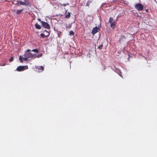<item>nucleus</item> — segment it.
<instances>
[{
    "label": "nucleus",
    "instance_id": "nucleus-2",
    "mask_svg": "<svg viewBox=\"0 0 157 157\" xmlns=\"http://www.w3.org/2000/svg\"><path fill=\"white\" fill-rule=\"evenodd\" d=\"M109 22L110 24L111 27L112 29H113L115 28L116 26V23L113 18L111 17L109 18Z\"/></svg>",
    "mask_w": 157,
    "mask_h": 157
},
{
    "label": "nucleus",
    "instance_id": "nucleus-21",
    "mask_svg": "<svg viewBox=\"0 0 157 157\" xmlns=\"http://www.w3.org/2000/svg\"><path fill=\"white\" fill-rule=\"evenodd\" d=\"M13 60V57H11L10 59H9V61L10 62H12Z\"/></svg>",
    "mask_w": 157,
    "mask_h": 157
},
{
    "label": "nucleus",
    "instance_id": "nucleus-3",
    "mask_svg": "<svg viewBox=\"0 0 157 157\" xmlns=\"http://www.w3.org/2000/svg\"><path fill=\"white\" fill-rule=\"evenodd\" d=\"M135 7L138 11H141L144 8L143 5L140 3L136 4L135 6Z\"/></svg>",
    "mask_w": 157,
    "mask_h": 157
},
{
    "label": "nucleus",
    "instance_id": "nucleus-4",
    "mask_svg": "<svg viewBox=\"0 0 157 157\" xmlns=\"http://www.w3.org/2000/svg\"><path fill=\"white\" fill-rule=\"evenodd\" d=\"M41 24L42 26L46 29H49L50 28V25L47 22L44 21H41Z\"/></svg>",
    "mask_w": 157,
    "mask_h": 157
},
{
    "label": "nucleus",
    "instance_id": "nucleus-24",
    "mask_svg": "<svg viewBox=\"0 0 157 157\" xmlns=\"http://www.w3.org/2000/svg\"><path fill=\"white\" fill-rule=\"evenodd\" d=\"M25 4H24V5L27 6L29 4V2H26L25 3Z\"/></svg>",
    "mask_w": 157,
    "mask_h": 157
},
{
    "label": "nucleus",
    "instance_id": "nucleus-26",
    "mask_svg": "<svg viewBox=\"0 0 157 157\" xmlns=\"http://www.w3.org/2000/svg\"><path fill=\"white\" fill-rule=\"evenodd\" d=\"M38 21H40L41 23V21H41L40 19V18H38Z\"/></svg>",
    "mask_w": 157,
    "mask_h": 157
},
{
    "label": "nucleus",
    "instance_id": "nucleus-9",
    "mask_svg": "<svg viewBox=\"0 0 157 157\" xmlns=\"http://www.w3.org/2000/svg\"><path fill=\"white\" fill-rule=\"evenodd\" d=\"M35 27L36 29H40L41 28V26L40 25H38L37 23L35 24Z\"/></svg>",
    "mask_w": 157,
    "mask_h": 157
},
{
    "label": "nucleus",
    "instance_id": "nucleus-1",
    "mask_svg": "<svg viewBox=\"0 0 157 157\" xmlns=\"http://www.w3.org/2000/svg\"><path fill=\"white\" fill-rule=\"evenodd\" d=\"M31 50L29 49H28L26 50V51L25 52L24 54V56H26L28 58H33L35 56V54H32L29 52L31 51Z\"/></svg>",
    "mask_w": 157,
    "mask_h": 157
},
{
    "label": "nucleus",
    "instance_id": "nucleus-18",
    "mask_svg": "<svg viewBox=\"0 0 157 157\" xmlns=\"http://www.w3.org/2000/svg\"><path fill=\"white\" fill-rule=\"evenodd\" d=\"M19 3L22 5H24V4H25V3L22 1H20Z\"/></svg>",
    "mask_w": 157,
    "mask_h": 157
},
{
    "label": "nucleus",
    "instance_id": "nucleus-12",
    "mask_svg": "<svg viewBox=\"0 0 157 157\" xmlns=\"http://www.w3.org/2000/svg\"><path fill=\"white\" fill-rule=\"evenodd\" d=\"M71 16L70 13L68 12L66 15L65 17L66 18H69Z\"/></svg>",
    "mask_w": 157,
    "mask_h": 157
},
{
    "label": "nucleus",
    "instance_id": "nucleus-25",
    "mask_svg": "<svg viewBox=\"0 0 157 157\" xmlns=\"http://www.w3.org/2000/svg\"><path fill=\"white\" fill-rule=\"evenodd\" d=\"M42 56V54L41 53L40 55L37 56H36V57L37 58H39V57H40Z\"/></svg>",
    "mask_w": 157,
    "mask_h": 157
},
{
    "label": "nucleus",
    "instance_id": "nucleus-7",
    "mask_svg": "<svg viewBox=\"0 0 157 157\" xmlns=\"http://www.w3.org/2000/svg\"><path fill=\"white\" fill-rule=\"evenodd\" d=\"M45 31H46V32H48V35L46 36L44 33H41L40 34V36L42 38H44L45 36L48 37L49 36V35H50L49 33V32H48L47 30H46Z\"/></svg>",
    "mask_w": 157,
    "mask_h": 157
},
{
    "label": "nucleus",
    "instance_id": "nucleus-5",
    "mask_svg": "<svg viewBox=\"0 0 157 157\" xmlns=\"http://www.w3.org/2000/svg\"><path fill=\"white\" fill-rule=\"evenodd\" d=\"M100 29L99 28L96 27L93 28L92 33L93 35H94L96 33L98 32Z\"/></svg>",
    "mask_w": 157,
    "mask_h": 157
},
{
    "label": "nucleus",
    "instance_id": "nucleus-14",
    "mask_svg": "<svg viewBox=\"0 0 157 157\" xmlns=\"http://www.w3.org/2000/svg\"><path fill=\"white\" fill-rule=\"evenodd\" d=\"M91 2H92V1L90 0L88 1L86 3V6H89L90 5V3H91Z\"/></svg>",
    "mask_w": 157,
    "mask_h": 157
},
{
    "label": "nucleus",
    "instance_id": "nucleus-17",
    "mask_svg": "<svg viewBox=\"0 0 157 157\" xmlns=\"http://www.w3.org/2000/svg\"><path fill=\"white\" fill-rule=\"evenodd\" d=\"M19 60L21 63H23V60L22 59V57L21 56H19Z\"/></svg>",
    "mask_w": 157,
    "mask_h": 157
},
{
    "label": "nucleus",
    "instance_id": "nucleus-8",
    "mask_svg": "<svg viewBox=\"0 0 157 157\" xmlns=\"http://www.w3.org/2000/svg\"><path fill=\"white\" fill-rule=\"evenodd\" d=\"M126 39L125 37L123 35H122L121 36V38L119 39V42L121 43V42L124 41Z\"/></svg>",
    "mask_w": 157,
    "mask_h": 157
},
{
    "label": "nucleus",
    "instance_id": "nucleus-13",
    "mask_svg": "<svg viewBox=\"0 0 157 157\" xmlns=\"http://www.w3.org/2000/svg\"><path fill=\"white\" fill-rule=\"evenodd\" d=\"M37 69L39 70H41V71H40V72H42L44 70V67L43 66H40L39 68H37Z\"/></svg>",
    "mask_w": 157,
    "mask_h": 157
},
{
    "label": "nucleus",
    "instance_id": "nucleus-20",
    "mask_svg": "<svg viewBox=\"0 0 157 157\" xmlns=\"http://www.w3.org/2000/svg\"><path fill=\"white\" fill-rule=\"evenodd\" d=\"M103 44H101V45H100L99 46L98 48H99L100 50L103 47Z\"/></svg>",
    "mask_w": 157,
    "mask_h": 157
},
{
    "label": "nucleus",
    "instance_id": "nucleus-23",
    "mask_svg": "<svg viewBox=\"0 0 157 157\" xmlns=\"http://www.w3.org/2000/svg\"><path fill=\"white\" fill-rule=\"evenodd\" d=\"M28 58H27L26 56H25L24 58H23V59L25 61H27L28 60Z\"/></svg>",
    "mask_w": 157,
    "mask_h": 157
},
{
    "label": "nucleus",
    "instance_id": "nucleus-11",
    "mask_svg": "<svg viewBox=\"0 0 157 157\" xmlns=\"http://www.w3.org/2000/svg\"><path fill=\"white\" fill-rule=\"evenodd\" d=\"M23 10V9L19 10H17L16 11V13L17 14H19L21 13Z\"/></svg>",
    "mask_w": 157,
    "mask_h": 157
},
{
    "label": "nucleus",
    "instance_id": "nucleus-16",
    "mask_svg": "<svg viewBox=\"0 0 157 157\" xmlns=\"http://www.w3.org/2000/svg\"><path fill=\"white\" fill-rule=\"evenodd\" d=\"M69 34L71 36L73 35L74 34V32H73V31L71 30L69 32Z\"/></svg>",
    "mask_w": 157,
    "mask_h": 157
},
{
    "label": "nucleus",
    "instance_id": "nucleus-10",
    "mask_svg": "<svg viewBox=\"0 0 157 157\" xmlns=\"http://www.w3.org/2000/svg\"><path fill=\"white\" fill-rule=\"evenodd\" d=\"M116 72H117L120 76L122 77V75L121 74V72L120 70H119V69L117 70H116Z\"/></svg>",
    "mask_w": 157,
    "mask_h": 157
},
{
    "label": "nucleus",
    "instance_id": "nucleus-19",
    "mask_svg": "<svg viewBox=\"0 0 157 157\" xmlns=\"http://www.w3.org/2000/svg\"><path fill=\"white\" fill-rule=\"evenodd\" d=\"M60 4L62 6H66L67 5H69V4L68 3H66V4H61V3H60Z\"/></svg>",
    "mask_w": 157,
    "mask_h": 157
},
{
    "label": "nucleus",
    "instance_id": "nucleus-15",
    "mask_svg": "<svg viewBox=\"0 0 157 157\" xmlns=\"http://www.w3.org/2000/svg\"><path fill=\"white\" fill-rule=\"evenodd\" d=\"M32 51L36 53H38L39 52V51L37 49H33L32 50Z\"/></svg>",
    "mask_w": 157,
    "mask_h": 157
},
{
    "label": "nucleus",
    "instance_id": "nucleus-6",
    "mask_svg": "<svg viewBox=\"0 0 157 157\" xmlns=\"http://www.w3.org/2000/svg\"><path fill=\"white\" fill-rule=\"evenodd\" d=\"M25 66H19L17 68L16 70L18 71H23L25 69Z\"/></svg>",
    "mask_w": 157,
    "mask_h": 157
},
{
    "label": "nucleus",
    "instance_id": "nucleus-22",
    "mask_svg": "<svg viewBox=\"0 0 157 157\" xmlns=\"http://www.w3.org/2000/svg\"><path fill=\"white\" fill-rule=\"evenodd\" d=\"M71 27V25H69L68 26H66V28L70 29Z\"/></svg>",
    "mask_w": 157,
    "mask_h": 157
},
{
    "label": "nucleus",
    "instance_id": "nucleus-27",
    "mask_svg": "<svg viewBox=\"0 0 157 157\" xmlns=\"http://www.w3.org/2000/svg\"><path fill=\"white\" fill-rule=\"evenodd\" d=\"M145 11H146L147 12H148V10L146 9V10H145Z\"/></svg>",
    "mask_w": 157,
    "mask_h": 157
}]
</instances>
